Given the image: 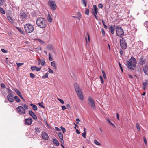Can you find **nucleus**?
I'll list each match as a JSON object with an SVG mask.
<instances>
[{"label":"nucleus","instance_id":"f257e3e1","mask_svg":"<svg viewBox=\"0 0 148 148\" xmlns=\"http://www.w3.org/2000/svg\"><path fill=\"white\" fill-rule=\"evenodd\" d=\"M126 65L127 67L130 69L134 70V68L136 67L137 64V61L136 59L133 56L131 57L129 61L127 62Z\"/></svg>","mask_w":148,"mask_h":148},{"label":"nucleus","instance_id":"f03ea898","mask_svg":"<svg viewBox=\"0 0 148 148\" xmlns=\"http://www.w3.org/2000/svg\"><path fill=\"white\" fill-rule=\"evenodd\" d=\"M47 21L46 20L42 17L38 18L36 21V24L39 27L44 28L46 26Z\"/></svg>","mask_w":148,"mask_h":148},{"label":"nucleus","instance_id":"7ed1b4c3","mask_svg":"<svg viewBox=\"0 0 148 148\" xmlns=\"http://www.w3.org/2000/svg\"><path fill=\"white\" fill-rule=\"evenodd\" d=\"M74 86L75 91L79 99L82 100L84 99L83 96L81 89L79 88V85L77 83H75Z\"/></svg>","mask_w":148,"mask_h":148},{"label":"nucleus","instance_id":"20e7f679","mask_svg":"<svg viewBox=\"0 0 148 148\" xmlns=\"http://www.w3.org/2000/svg\"><path fill=\"white\" fill-rule=\"evenodd\" d=\"M24 28L25 31L28 33L32 32L34 29L33 25L29 23L24 25Z\"/></svg>","mask_w":148,"mask_h":148},{"label":"nucleus","instance_id":"39448f33","mask_svg":"<svg viewBox=\"0 0 148 148\" xmlns=\"http://www.w3.org/2000/svg\"><path fill=\"white\" fill-rule=\"evenodd\" d=\"M116 34L117 36L119 37H122L124 35V32L121 27H117L116 28Z\"/></svg>","mask_w":148,"mask_h":148},{"label":"nucleus","instance_id":"423d86ee","mask_svg":"<svg viewBox=\"0 0 148 148\" xmlns=\"http://www.w3.org/2000/svg\"><path fill=\"white\" fill-rule=\"evenodd\" d=\"M120 45L122 48L123 49H125L127 47V45L125 40L122 38L120 40Z\"/></svg>","mask_w":148,"mask_h":148},{"label":"nucleus","instance_id":"0eeeda50","mask_svg":"<svg viewBox=\"0 0 148 148\" xmlns=\"http://www.w3.org/2000/svg\"><path fill=\"white\" fill-rule=\"evenodd\" d=\"M88 101H89L88 103L90 106L93 109H95L96 108V106L93 98L91 97H89L88 98Z\"/></svg>","mask_w":148,"mask_h":148},{"label":"nucleus","instance_id":"6e6552de","mask_svg":"<svg viewBox=\"0 0 148 148\" xmlns=\"http://www.w3.org/2000/svg\"><path fill=\"white\" fill-rule=\"evenodd\" d=\"M48 3L51 10L53 11L56 10L57 5L55 1L49 0Z\"/></svg>","mask_w":148,"mask_h":148},{"label":"nucleus","instance_id":"1a4fd4ad","mask_svg":"<svg viewBox=\"0 0 148 148\" xmlns=\"http://www.w3.org/2000/svg\"><path fill=\"white\" fill-rule=\"evenodd\" d=\"M16 110L18 113L20 115H23L25 113V110L22 106H19L16 108Z\"/></svg>","mask_w":148,"mask_h":148},{"label":"nucleus","instance_id":"9d476101","mask_svg":"<svg viewBox=\"0 0 148 148\" xmlns=\"http://www.w3.org/2000/svg\"><path fill=\"white\" fill-rule=\"evenodd\" d=\"M28 14L27 13H22L20 15L19 18L22 21H24L28 18Z\"/></svg>","mask_w":148,"mask_h":148},{"label":"nucleus","instance_id":"9b49d317","mask_svg":"<svg viewBox=\"0 0 148 148\" xmlns=\"http://www.w3.org/2000/svg\"><path fill=\"white\" fill-rule=\"evenodd\" d=\"M33 120L31 118H28L26 119L25 120V124L30 125L32 122Z\"/></svg>","mask_w":148,"mask_h":148},{"label":"nucleus","instance_id":"f8f14e48","mask_svg":"<svg viewBox=\"0 0 148 148\" xmlns=\"http://www.w3.org/2000/svg\"><path fill=\"white\" fill-rule=\"evenodd\" d=\"M41 136L42 138L45 140H47L49 139V136L45 132L42 133Z\"/></svg>","mask_w":148,"mask_h":148},{"label":"nucleus","instance_id":"ddd939ff","mask_svg":"<svg viewBox=\"0 0 148 148\" xmlns=\"http://www.w3.org/2000/svg\"><path fill=\"white\" fill-rule=\"evenodd\" d=\"M29 114L34 119L36 120L37 119V117L34 113L30 110H29Z\"/></svg>","mask_w":148,"mask_h":148},{"label":"nucleus","instance_id":"4468645a","mask_svg":"<svg viewBox=\"0 0 148 148\" xmlns=\"http://www.w3.org/2000/svg\"><path fill=\"white\" fill-rule=\"evenodd\" d=\"M7 99L10 102L12 103L14 101V98L13 95H8Z\"/></svg>","mask_w":148,"mask_h":148},{"label":"nucleus","instance_id":"2eb2a0df","mask_svg":"<svg viewBox=\"0 0 148 148\" xmlns=\"http://www.w3.org/2000/svg\"><path fill=\"white\" fill-rule=\"evenodd\" d=\"M146 60L144 59L142 57L140 58L139 59V63L141 65H143L145 63Z\"/></svg>","mask_w":148,"mask_h":148},{"label":"nucleus","instance_id":"dca6fc26","mask_svg":"<svg viewBox=\"0 0 148 148\" xmlns=\"http://www.w3.org/2000/svg\"><path fill=\"white\" fill-rule=\"evenodd\" d=\"M143 70L145 74L148 75V68L146 66H145L143 67Z\"/></svg>","mask_w":148,"mask_h":148},{"label":"nucleus","instance_id":"f3484780","mask_svg":"<svg viewBox=\"0 0 148 148\" xmlns=\"http://www.w3.org/2000/svg\"><path fill=\"white\" fill-rule=\"evenodd\" d=\"M53 142L54 144L56 146H58L59 145V143L58 141L56 139H53Z\"/></svg>","mask_w":148,"mask_h":148},{"label":"nucleus","instance_id":"a211bd4d","mask_svg":"<svg viewBox=\"0 0 148 148\" xmlns=\"http://www.w3.org/2000/svg\"><path fill=\"white\" fill-rule=\"evenodd\" d=\"M34 129L35 132L36 134H38L40 132V127H35Z\"/></svg>","mask_w":148,"mask_h":148},{"label":"nucleus","instance_id":"6ab92c4d","mask_svg":"<svg viewBox=\"0 0 148 148\" xmlns=\"http://www.w3.org/2000/svg\"><path fill=\"white\" fill-rule=\"evenodd\" d=\"M51 66L54 69H57L56 66V64L54 61H53L51 63Z\"/></svg>","mask_w":148,"mask_h":148},{"label":"nucleus","instance_id":"aec40b11","mask_svg":"<svg viewBox=\"0 0 148 148\" xmlns=\"http://www.w3.org/2000/svg\"><path fill=\"white\" fill-rule=\"evenodd\" d=\"M16 29H17L23 35L25 34V33L24 32V31L23 30H22L21 28L16 27Z\"/></svg>","mask_w":148,"mask_h":148},{"label":"nucleus","instance_id":"412c9836","mask_svg":"<svg viewBox=\"0 0 148 148\" xmlns=\"http://www.w3.org/2000/svg\"><path fill=\"white\" fill-rule=\"evenodd\" d=\"M47 49L48 50H51L53 49V47L52 45L49 44L47 46Z\"/></svg>","mask_w":148,"mask_h":148},{"label":"nucleus","instance_id":"4be33fe9","mask_svg":"<svg viewBox=\"0 0 148 148\" xmlns=\"http://www.w3.org/2000/svg\"><path fill=\"white\" fill-rule=\"evenodd\" d=\"M30 105L31 106H32V109L33 110H34L35 111H36L37 110V107L36 105L33 104L32 103H30Z\"/></svg>","mask_w":148,"mask_h":148},{"label":"nucleus","instance_id":"5701e85b","mask_svg":"<svg viewBox=\"0 0 148 148\" xmlns=\"http://www.w3.org/2000/svg\"><path fill=\"white\" fill-rule=\"evenodd\" d=\"M47 20L49 22H51L52 21L51 17L49 14H48Z\"/></svg>","mask_w":148,"mask_h":148},{"label":"nucleus","instance_id":"b1692460","mask_svg":"<svg viewBox=\"0 0 148 148\" xmlns=\"http://www.w3.org/2000/svg\"><path fill=\"white\" fill-rule=\"evenodd\" d=\"M8 19L11 23H14V21L12 17L10 16H8L7 17Z\"/></svg>","mask_w":148,"mask_h":148},{"label":"nucleus","instance_id":"393cba45","mask_svg":"<svg viewBox=\"0 0 148 148\" xmlns=\"http://www.w3.org/2000/svg\"><path fill=\"white\" fill-rule=\"evenodd\" d=\"M58 136L60 139L63 138V135L62 133L61 132H59L58 133Z\"/></svg>","mask_w":148,"mask_h":148},{"label":"nucleus","instance_id":"a878e982","mask_svg":"<svg viewBox=\"0 0 148 148\" xmlns=\"http://www.w3.org/2000/svg\"><path fill=\"white\" fill-rule=\"evenodd\" d=\"M14 98L17 102H19L21 100L20 98L17 96H15Z\"/></svg>","mask_w":148,"mask_h":148},{"label":"nucleus","instance_id":"bb28decb","mask_svg":"<svg viewBox=\"0 0 148 148\" xmlns=\"http://www.w3.org/2000/svg\"><path fill=\"white\" fill-rule=\"evenodd\" d=\"M84 132L82 134V136L84 138H86V129L85 128H84Z\"/></svg>","mask_w":148,"mask_h":148},{"label":"nucleus","instance_id":"cd10ccee","mask_svg":"<svg viewBox=\"0 0 148 148\" xmlns=\"http://www.w3.org/2000/svg\"><path fill=\"white\" fill-rule=\"evenodd\" d=\"M110 30L111 33L112 34H113L114 33V29L112 25H111L110 27Z\"/></svg>","mask_w":148,"mask_h":148},{"label":"nucleus","instance_id":"c85d7f7f","mask_svg":"<svg viewBox=\"0 0 148 148\" xmlns=\"http://www.w3.org/2000/svg\"><path fill=\"white\" fill-rule=\"evenodd\" d=\"M93 8L94 10V12H98V8L96 5H93Z\"/></svg>","mask_w":148,"mask_h":148},{"label":"nucleus","instance_id":"c756f323","mask_svg":"<svg viewBox=\"0 0 148 148\" xmlns=\"http://www.w3.org/2000/svg\"><path fill=\"white\" fill-rule=\"evenodd\" d=\"M14 91L17 93V95H18L21 93L16 88H15L14 89Z\"/></svg>","mask_w":148,"mask_h":148},{"label":"nucleus","instance_id":"7c9ffc66","mask_svg":"<svg viewBox=\"0 0 148 148\" xmlns=\"http://www.w3.org/2000/svg\"><path fill=\"white\" fill-rule=\"evenodd\" d=\"M145 81L146 82H143V86H146V85L147 84V82H148V80H146Z\"/></svg>","mask_w":148,"mask_h":148},{"label":"nucleus","instance_id":"2f4dec72","mask_svg":"<svg viewBox=\"0 0 148 148\" xmlns=\"http://www.w3.org/2000/svg\"><path fill=\"white\" fill-rule=\"evenodd\" d=\"M85 14L88 15L89 14V10L88 9H86L85 10Z\"/></svg>","mask_w":148,"mask_h":148},{"label":"nucleus","instance_id":"473e14b6","mask_svg":"<svg viewBox=\"0 0 148 148\" xmlns=\"http://www.w3.org/2000/svg\"><path fill=\"white\" fill-rule=\"evenodd\" d=\"M102 73L103 77L104 79H106V73L103 70L102 71Z\"/></svg>","mask_w":148,"mask_h":148},{"label":"nucleus","instance_id":"72a5a7b5","mask_svg":"<svg viewBox=\"0 0 148 148\" xmlns=\"http://www.w3.org/2000/svg\"><path fill=\"white\" fill-rule=\"evenodd\" d=\"M0 12L3 14H4L5 12L2 8L0 7Z\"/></svg>","mask_w":148,"mask_h":148},{"label":"nucleus","instance_id":"f704fd0d","mask_svg":"<svg viewBox=\"0 0 148 148\" xmlns=\"http://www.w3.org/2000/svg\"><path fill=\"white\" fill-rule=\"evenodd\" d=\"M98 12H93V14L94 16L95 17V18L97 20L98 18L97 17V13Z\"/></svg>","mask_w":148,"mask_h":148},{"label":"nucleus","instance_id":"c9c22d12","mask_svg":"<svg viewBox=\"0 0 148 148\" xmlns=\"http://www.w3.org/2000/svg\"><path fill=\"white\" fill-rule=\"evenodd\" d=\"M7 89L8 90V93H9L8 95H13L12 92V91L11 90H10L8 88H7Z\"/></svg>","mask_w":148,"mask_h":148},{"label":"nucleus","instance_id":"e433bc0d","mask_svg":"<svg viewBox=\"0 0 148 148\" xmlns=\"http://www.w3.org/2000/svg\"><path fill=\"white\" fill-rule=\"evenodd\" d=\"M94 143L95 144L98 145L100 146L101 145V144L96 140H94Z\"/></svg>","mask_w":148,"mask_h":148},{"label":"nucleus","instance_id":"4c0bfd02","mask_svg":"<svg viewBox=\"0 0 148 148\" xmlns=\"http://www.w3.org/2000/svg\"><path fill=\"white\" fill-rule=\"evenodd\" d=\"M40 61H41V64L42 66H44L45 64V61L43 59H41Z\"/></svg>","mask_w":148,"mask_h":148},{"label":"nucleus","instance_id":"58836bf2","mask_svg":"<svg viewBox=\"0 0 148 148\" xmlns=\"http://www.w3.org/2000/svg\"><path fill=\"white\" fill-rule=\"evenodd\" d=\"M101 30L102 36H104L105 35V33L104 29L102 28Z\"/></svg>","mask_w":148,"mask_h":148},{"label":"nucleus","instance_id":"ea45409f","mask_svg":"<svg viewBox=\"0 0 148 148\" xmlns=\"http://www.w3.org/2000/svg\"><path fill=\"white\" fill-rule=\"evenodd\" d=\"M136 128H137V130L138 131H140V127L139 125L138 124V123H137L136 124Z\"/></svg>","mask_w":148,"mask_h":148},{"label":"nucleus","instance_id":"a19ab883","mask_svg":"<svg viewBox=\"0 0 148 148\" xmlns=\"http://www.w3.org/2000/svg\"><path fill=\"white\" fill-rule=\"evenodd\" d=\"M48 73H45L44 75L42 77V78H48Z\"/></svg>","mask_w":148,"mask_h":148},{"label":"nucleus","instance_id":"79ce46f5","mask_svg":"<svg viewBox=\"0 0 148 148\" xmlns=\"http://www.w3.org/2000/svg\"><path fill=\"white\" fill-rule=\"evenodd\" d=\"M16 64L17 65V67L18 68H19L23 64V63H16Z\"/></svg>","mask_w":148,"mask_h":148},{"label":"nucleus","instance_id":"37998d69","mask_svg":"<svg viewBox=\"0 0 148 148\" xmlns=\"http://www.w3.org/2000/svg\"><path fill=\"white\" fill-rule=\"evenodd\" d=\"M30 77L32 78H33L35 77V75L33 73H30Z\"/></svg>","mask_w":148,"mask_h":148},{"label":"nucleus","instance_id":"c03bdc74","mask_svg":"<svg viewBox=\"0 0 148 148\" xmlns=\"http://www.w3.org/2000/svg\"><path fill=\"white\" fill-rule=\"evenodd\" d=\"M58 99L59 101L61 103V104H63L64 103V101L63 100L59 98H58Z\"/></svg>","mask_w":148,"mask_h":148},{"label":"nucleus","instance_id":"a18cd8bd","mask_svg":"<svg viewBox=\"0 0 148 148\" xmlns=\"http://www.w3.org/2000/svg\"><path fill=\"white\" fill-rule=\"evenodd\" d=\"M49 59L50 61H52L53 60V59L51 56V55L50 53L49 54Z\"/></svg>","mask_w":148,"mask_h":148},{"label":"nucleus","instance_id":"49530a36","mask_svg":"<svg viewBox=\"0 0 148 148\" xmlns=\"http://www.w3.org/2000/svg\"><path fill=\"white\" fill-rule=\"evenodd\" d=\"M48 72L51 74H53L54 73L53 71L50 68H48Z\"/></svg>","mask_w":148,"mask_h":148},{"label":"nucleus","instance_id":"de8ad7c7","mask_svg":"<svg viewBox=\"0 0 148 148\" xmlns=\"http://www.w3.org/2000/svg\"><path fill=\"white\" fill-rule=\"evenodd\" d=\"M99 78L101 81V83L103 84L104 83V81L103 80L102 77L101 76H100L99 77Z\"/></svg>","mask_w":148,"mask_h":148},{"label":"nucleus","instance_id":"09e8293b","mask_svg":"<svg viewBox=\"0 0 148 148\" xmlns=\"http://www.w3.org/2000/svg\"><path fill=\"white\" fill-rule=\"evenodd\" d=\"M143 138L145 144L146 145H147V141L146 138H145V137L144 136V137H143Z\"/></svg>","mask_w":148,"mask_h":148},{"label":"nucleus","instance_id":"8fccbe9b","mask_svg":"<svg viewBox=\"0 0 148 148\" xmlns=\"http://www.w3.org/2000/svg\"><path fill=\"white\" fill-rule=\"evenodd\" d=\"M36 66H31V69L32 71H34V70H36Z\"/></svg>","mask_w":148,"mask_h":148},{"label":"nucleus","instance_id":"3c124183","mask_svg":"<svg viewBox=\"0 0 148 148\" xmlns=\"http://www.w3.org/2000/svg\"><path fill=\"white\" fill-rule=\"evenodd\" d=\"M42 104H43V103L42 102H41V103H38V104H39V106H40L42 108H45V107L43 106Z\"/></svg>","mask_w":148,"mask_h":148},{"label":"nucleus","instance_id":"603ef678","mask_svg":"<svg viewBox=\"0 0 148 148\" xmlns=\"http://www.w3.org/2000/svg\"><path fill=\"white\" fill-rule=\"evenodd\" d=\"M4 2V0H0V5L2 6Z\"/></svg>","mask_w":148,"mask_h":148},{"label":"nucleus","instance_id":"864d4df0","mask_svg":"<svg viewBox=\"0 0 148 148\" xmlns=\"http://www.w3.org/2000/svg\"><path fill=\"white\" fill-rule=\"evenodd\" d=\"M1 51L2 52L5 53H7V51L4 49H1Z\"/></svg>","mask_w":148,"mask_h":148},{"label":"nucleus","instance_id":"5fc2aeb1","mask_svg":"<svg viewBox=\"0 0 148 148\" xmlns=\"http://www.w3.org/2000/svg\"><path fill=\"white\" fill-rule=\"evenodd\" d=\"M82 1L83 2V4H84L85 6L86 7L87 5V3L85 1V0H82Z\"/></svg>","mask_w":148,"mask_h":148},{"label":"nucleus","instance_id":"6e6d98bb","mask_svg":"<svg viewBox=\"0 0 148 148\" xmlns=\"http://www.w3.org/2000/svg\"><path fill=\"white\" fill-rule=\"evenodd\" d=\"M38 40L41 44H44V42L42 40L40 39H38Z\"/></svg>","mask_w":148,"mask_h":148},{"label":"nucleus","instance_id":"4d7b16f0","mask_svg":"<svg viewBox=\"0 0 148 148\" xmlns=\"http://www.w3.org/2000/svg\"><path fill=\"white\" fill-rule=\"evenodd\" d=\"M61 107L63 110H64L65 109H67V108L64 105L62 106H61Z\"/></svg>","mask_w":148,"mask_h":148},{"label":"nucleus","instance_id":"13d9d810","mask_svg":"<svg viewBox=\"0 0 148 148\" xmlns=\"http://www.w3.org/2000/svg\"><path fill=\"white\" fill-rule=\"evenodd\" d=\"M23 106L24 107V108L25 109H28V108L27 106L25 104L23 105Z\"/></svg>","mask_w":148,"mask_h":148},{"label":"nucleus","instance_id":"bf43d9fd","mask_svg":"<svg viewBox=\"0 0 148 148\" xmlns=\"http://www.w3.org/2000/svg\"><path fill=\"white\" fill-rule=\"evenodd\" d=\"M1 86L2 88H4L5 87V86L4 84L2 83L1 84Z\"/></svg>","mask_w":148,"mask_h":148},{"label":"nucleus","instance_id":"052dcab7","mask_svg":"<svg viewBox=\"0 0 148 148\" xmlns=\"http://www.w3.org/2000/svg\"><path fill=\"white\" fill-rule=\"evenodd\" d=\"M119 66L120 67V68L121 69V71H122L123 72V69L121 66V65L120 62L119 63Z\"/></svg>","mask_w":148,"mask_h":148},{"label":"nucleus","instance_id":"680f3d73","mask_svg":"<svg viewBox=\"0 0 148 148\" xmlns=\"http://www.w3.org/2000/svg\"><path fill=\"white\" fill-rule=\"evenodd\" d=\"M18 96L20 97L21 99H22L23 100H24V101H25V100L23 98V97L22 95H21V94H20V95H18Z\"/></svg>","mask_w":148,"mask_h":148},{"label":"nucleus","instance_id":"e2e57ef3","mask_svg":"<svg viewBox=\"0 0 148 148\" xmlns=\"http://www.w3.org/2000/svg\"><path fill=\"white\" fill-rule=\"evenodd\" d=\"M98 7L100 8H102L103 7V5L101 4H99L98 5Z\"/></svg>","mask_w":148,"mask_h":148},{"label":"nucleus","instance_id":"0e129e2a","mask_svg":"<svg viewBox=\"0 0 148 148\" xmlns=\"http://www.w3.org/2000/svg\"><path fill=\"white\" fill-rule=\"evenodd\" d=\"M66 106L67 107L68 109L69 110L71 109V107L69 104H67V105H66Z\"/></svg>","mask_w":148,"mask_h":148},{"label":"nucleus","instance_id":"69168bd1","mask_svg":"<svg viewBox=\"0 0 148 148\" xmlns=\"http://www.w3.org/2000/svg\"><path fill=\"white\" fill-rule=\"evenodd\" d=\"M36 70L37 71H40V69H41V68H38V67H37L36 66Z\"/></svg>","mask_w":148,"mask_h":148},{"label":"nucleus","instance_id":"338daca9","mask_svg":"<svg viewBox=\"0 0 148 148\" xmlns=\"http://www.w3.org/2000/svg\"><path fill=\"white\" fill-rule=\"evenodd\" d=\"M62 130L64 133L66 131V129L65 128H62Z\"/></svg>","mask_w":148,"mask_h":148},{"label":"nucleus","instance_id":"774afa93","mask_svg":"<svg viewBox=\"0 0 148 148\" xmlns=\"http://www.w3.org/2000/svg\"><path fill=\"white\" fill-rule=\"evenodd\" d=\"M55 129H56V131H59L60 130V129L57 127H55Z\"/></svg>","mask_w":148,"mask_h":148}]
</instances>
